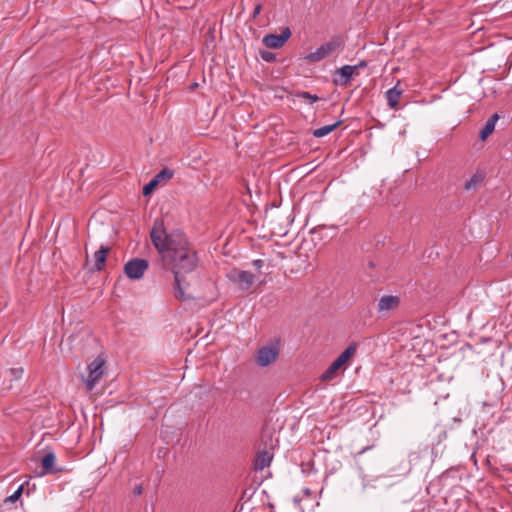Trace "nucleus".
<instances>
[{"instance_id":"19","label":"nucleus","mask_w":512,"mask_h":512,"mask_svg":"<svg viewBox=\"0 0 512 512\" xmlns=\"http://www.w3.org/2000/svg\"><path fill=\"white\" fill-rule=\"evenodd\" d=\"M174 175V172L169 168L162 169L159 173H157L154 177L160 183L163 180H170Z\"/></svg>"},{"instance_id":"15","label":"nucleus","mask_w":512,"mask_h":512,"mask_svg":"<svg viewBox=\"0 0 512 512\" xmlns=\"http://www.w3.org/2000/svg\"><path fill=\"white\" fill-rule=\"evenodd\" d=\"M498 119L499 116L498 114L495 113L486 121L484 127L481 129L479 134V138L481 140H485L489 135L493 133Z\"/></svg>"},{"instance_id":"20","label":"nucleus","mask_w":512,"mask_h":512,"mask_svg":"<svg viewBox=\"0 0 512 512\" xmlns=\"http://www.w3.org/2000/svg\"><path fill=\"white\" fill-rule=\"evenodd\" d=\"M159 184L158 180L153 177L146 185H144L142 193L144 196L150 195Z\"/></svg>"},{"instance_id":"8","label":"nucleus","mask_w":512,"mask_h":512,"mask_svg":"<svg viewBox=\"0 0 512 512\" xmlns=\"http://www.w3.org/2000/svg\"><path fill=\"white\" fill-rule=\"evenodd\" d=\"M291 37V30L289 27H285L281 34H267L263 37V44L271 49L281 48L285 42Z\"/></svg>"},{"instance_id":"5","label":"nucleus","mask_w":512,"mask_h":512,"mask_svg":"<svg viewBox=\"0 0 512 512\" xmlns=\"http://www.w3.org/2000/svg\"><path fill=\"white\" fill-rule=\"evenodd\" d=\"M148 268V260L132 258L124 265V273L129 279L138 280L143 277Z\"/></svg>"},{"instance_id":"27","label":"nucleus","mask_w":512,"mask_h":512,"mask_svg":"<svg viewBox=\"0 0 512 512\" xmlns=\"http://www.w3.org/2000/svg\"><path fill=\"white\" fill-rule=\"evenodd\" d=\"M357 67V70L359 68H362V67H366L367 66V62L365 60H362L360 61L357 65H355Z\"/></svg>"},{"instance_id":"28","label":"nucleus","mask_w":512,"mask_h":512,"mask_svg":"<svg viewBox=\"0 0 512 512\" xmlns=\"http://www.w3.org/2000/svg\"><path fill=\"white\" fill-rule=\"evenodd\" d=\"M368 266H369V268H374V267H375V264H374L372 261H370V262L368 263Z\"/></svg>"},{"instance_id":"6","label":"nucleus","mask_w":512,"mask_h":512,"mask_svg":"<svg viewBox=\"0 0 512 512\" xmlns=\"http://www.w3.org/2000/svg\"><path fill=\"white\" fill-rule=\"evenodd\" d=\"M228 277L241 291L249 290L255 281L254 274L245 270L234 269L229 273Z\"/></svg>"},{"instance_id":"17","label":"nucleus","mask_w":512,"mask_h":512,"mask_svg":"<svg viewBox=\"0 0 512 512\" xmlns=\"http://www.w3.org/2000/svg\"><path fill=\"white\" fill-rule=\"evenodd\" d=\"M342 121H336L335 123L333 124H330V125H325L323 127H320L318 129H315L312 134L315 138H321V137H324L326 135H328L329 133H331L332 131H334L336 128H338L340 125H341Z\"/></svg>"},{"instance_id":"16","label":"nucleus","mask_w":512,"mask_h":512,"mask_svg":"<svg viewBox=\"0 0 512 512\" xmlns=\"http://www.w3.org/2000/svg\"><path fill=\"white\" fill-rule=\"evenodd\" d=\"M484 181V175L482 173H475L469 180L464 184V190H477Z\"/></svg>"},{"instance_id":"22","label":"nucleus","mask_w":512,"mask_h":512,"mask_svg":"<svg viewBox=\"0 0 512 512\" xmlns=\"http://www.w3.org/2000/svg\"><path fill=\"white\" fill-rule=\"evenodd\" d=\"M8 372L10 375V380L14 381V380H18L22 377L24 370H23V368H11Z\"/></svg>"},{"instance_id":"9","label":"nucleus","mask_w":512,"mask_h":512,"mask_svg":"<svg viewBox=\"0 0 512 512\" xmlns=\"http://www.w3.org/2000/svg\"><path fill=\"white\" fill-rule=\"evenodd\" d=\"M334 74L339 76L334 78V84L346 87L350 85L353 75L357 74V67L352 65H344L340 68H337Z\"/></svg>"},{"instance_id":"14","label":"nucleus","mask_w":512,"mask_h":512,"mask_svg":"<svg viewBox=\"0 0 512 512\" xmlns=\"http://www.w3.org/2000/svg\"><path fill=\"white\" fill-rule=\"evenodd\" d=\"M398 85L399 83H397L394 87H392L386 92L387 104L390 108L397 107L400 96L403 93V89L398 88Z\"/></svg>"},{"instance_id":"21","label":"nucleus","mask_w":512,"mask_h":512,"mask_svg":"<svg viewBox=\"0 0 512 512\" xmlns=\"http://www.w3.org/2000/svg\"><path fill=\"white\" fill-rule=\"evenodd\" d=\"M297 96L301 99L308 100L311 104L319 100V97L317 95L311 94L308 91H301L297 94Z\"/></svg>"},{"instance_id":"4","label":"nucleus","mask_w":512,"mask_h":512,"mask_svg":"<svg viewBox=\"0 0 512 512\" xmlns=\"http://www.w3.org/2000/svg\"><path fill=\"white\" fill-rule=\"evenodd\" d=\"M105 359L97 356L91 363L88 364V377L85 379V385L88 391H92L95 385L105 372Z\"/></svg>"},{"instance_id":"26","label":"nucleus","mask_w":512,"mask_h":512,"mask_svg":"<svg viewBox=\"0 0 512 512\" xmlns=\"http://www.w3.org/2000/svg\"><path fill=\"white\" fill-rule=\"evenodd\" d=\"M261 8H262V7H261V5H260V4H258V5L255 7L254 12H253V17H254V18H255V17L260 13Z\"/></svg>"},{"instance_id":"23","label":"nucleus","mask_w":512,"mask_h":512,"mask_svg":"<svg viewBox=\"0 0 512 512\" xmlns=\"http://www.w3.org/2000/svg\"><path fill=\"white\" fill-rule=\"evenodd\" d=\"M260 57L266 62H273L275 60V54L268 50H260Z\"/></svg>"},{"instance_id":"1","label":"nucleus","mask_w":512,"mask_h":512,"mask_svg":"<svg viewBox=\"0 0 512 512\" xmlns=\"http://www.w3.org/2000/svg\"><path fill=\"white\" fill-rule=\"evenodd\" d=\"M150 238L161 256L163 268L171 270L174 274V296L180 301L190 299L184 291V288L189 285L185 281V275L193 272L198 266L199 258L196 250L183 232L174 230L166 233L162 223L152 227Z\"/></svg>"},{"instance_id":"29","label":"nucleus","mask_w":512,"mask_h":512,"mask_svg":"<svg viewBox=\"0 0 512 512\" xmlns=\"http://www.w3.org/2000/svg\"><path fill=\"white\" fill-rule=\"evenodd\" d=\"M317 229H318V228H314V229H312V231H311V232H312V233H315Z\"/></svg>"},{"instance_id":"12","label":"nucleus","mask_w":512,"mask_h":512,"mask_svg":"<svg viewBox=\"0 0 512 512\" xmlns=\"http://www.w3.org/2000/svg\"><path fill=\"white\" fill-rule=\"evenodd\" d=\"M55 454L53 452L46 453L41 459L42 475L57 474L62 472L61 468L55 467Z\"/></svg>"},{"instance_id":"24","label":"nucleus","mask_w":512,"mask_h":512,"mask_svg":"<svg viewBox=\"0 0 512 512\" xmlns=\"http://www.w3.org/2000/svg\"><path fill=\"white\" fill-rule=\"evenodd\" d=\"M252 265L257 269L260 270L264 266V261L262 259H256L252 262Z\"/></svg>"},{"instance_id":"18","label":"nucleus","mask_w":512,"mask_h":512,"mask_svg":"<svg viewBox=\"0 0 512 512\" xmlns=\"http://www.w3.org/2000/svg\"><path fill=\"white\" fill-rule=\"evenodd\" d=\"M23 490H24V486L22 484L18 487V489L12 495H10L4 499L3 504L0 506V508L4 507L5 505H7L9 503H16L20 499V497L23 493Z\"/></svg>"},{"instance_id":"13","label":"nucleus","mask_w":512,"mask_h":512,"mask_svg":"<svg viewBox=\"0 0 512 512\" xmlns=\"http://www.w3.org/2000/svg\"><path fill=\"white\" fill-rule=\"evenodd\" d=\"M272 458L273 455L269 451L265 449L259 451L254 461L255 470H263L264 468L268 467L272 461Z\"/></svg>"},{"instance_id":"25","label":"nucleus","mask_w":512,"mask_h":512,"mask_svg":"<svg viewBox=\"0 0 512 512\" xmlns=\"http://www.w3.org/2000/svg\"><path fill=\"white\" fill-rule=\"evenodd\" d=\"M142 491H143V488H142V485H136L134 490H133V494L134 496H139L142 494Z\"/></svg>"},{"instance_id":"3","label":"nucleus","mask_w":512,"mask_h":512,"mask_svg":"<svg viewBox=\"0 0 512 512\" xmlns=\"http://www.w3.org/2000/svg\"><path fill=\"white\" fill-rule=\"evenodd\" d=\"M358 344L350 343L347 348L330 364L328 369L323 373L322 380H330L337 370L347 363L356 353Z\"/></svg>"},{"instance_id":"11","label":"nucleus","mask_w":512,"mask_h":512,"mask_svg":"<svg viewBox=\"0 0 512 512\" xmlns=\"http://www.w3.org/2000/svg\"><path fill=\"white\" fill-rule=\"evenodd\" d=\"M110 251V247L101 245L100 248L94 253V265L90 269V272H99L105 268L106 260L108 253Z\"/></svg>"},{"instance_id":"10","label":"nucleus","mask_w":512,"mask_h":512,"mask_svg":"<svg viewBox=\"0 0 512 512\" xmlns=\"http://www.w3.org/2000/svg\"><path fill=\"white\" fill-rule=\"evenodd\" d=\"M400 305V298L394 295H383L377 304V311L380 314H386L396 310Z\"/></svg>"},{"instance_id":"7","label":"nucleus","mask_w":512,"mask_h":512,"mask_svg":"<svg viewBox=\"0 0 512 512\" xmlns=\"http://www.w3.org/2000/svg\"><path fill=\"white\" fill-rule=\"evenodd\" d=\"M279 355V349L277 345L264 346L258 349L255 362L260 367H267L276 361Z\"/></svg>"},{"instance_id":"2","label":"nucleus","mask_w":512,"mask_h":512,"mask_svg":"<svg viewBox=\"0 0 512 512\" xmlns=\"http://www.w3.org/2000/svg\"><path fill=\"white\" fill-rule=\"evenodd\" d=\"M345 48V40L341 35H335L330 40L320 45L314 52L306 55L305 59L310 63L320 62L324 58L341 53Z\"/></svg>"}]
</instances>
